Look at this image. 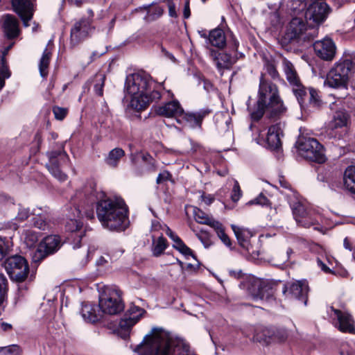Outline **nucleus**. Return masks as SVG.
I'll return each instance as SVG.
<instances>
[{
    "label": "nucleus",
    "mask_w": 355,
    "mask_h": 355,
    "mask_svg": "<svg viewBox=\"0 0 355 355\" xmlns=\"http://www.w3.org/2000/svg\"><path fill=\"white\" fill-rule=\"evenodd\" d=\"M11 248V242L9 239L0 237V261L7 255Z\"/></svg>",
    "instance_id": "nucleus-46"
},
{
    "label": "nucleus",
    "mask_w": 355,
    "mask_h": 355,
    "mask_svg": "<svg viewBox=\"0 0 355 355\" xmlns=\"http://www.w3.org/2000/svg\"><path fill=\"white\" fill-rule=\"evenodd\" d=\"M164 230L167 236L173 241V242L178 240L180 237L175 234L168 226L164 225Z\"/></svg>",
    "instance_id": "nucleus-59"
},
{
    "label": "nucleus",
    "mask_w": 355,
    "mask_h": 355,
    "mask_svg": "<svg viewBox=\"0 0 355 355\" xmlns=\"http://www.w3.org/2000/svg\"><path fill=\"white\" fill-rule=\"evenodd\" d=\"M4 267L10 277L18 282H24L29 272L27 261L19 255L7 258L4 261Z\"/></svg>",
    "instance_id": "nucleus-10"
},
{
    "label": "nucleus",
    "mask_w": 355,
    "mask_h": 355,
    "mask_svg": "<svg viewBox=\"0 0 355 355\" xmlns=\"http://www.w3.org/2000/svg\"><path fill=\"white\" fill-rule=\"evenodd\" d=\"M183 15H184V17L185 19H187L190 17L191 12H190V8H189V2L188 0L186 1L185 3H184Z\"/></svg>",
    "instance_id": "nucleus-64"
},
{
    "label": "nucleus",
    "mask_w": 355,
    "mask_h": 355,
    "mask_svg": "<svg viewBox=\"0 0 355 355\" xmlns=\"http://www.w3.org/2000/svg\"><path fill=\"white\" fill-rule=\"evenodd\" d=\"M164 229V226L163 227L159 222L157 220H154L152 222L151 226V232L152 234H156V232H158L160 230ZM158 235V234H157Z\"/></svg>",
    "instance_id": "nucleus-57"
},
{
    "label": "nucleus",
    "mask_w": 355,
    "mask_h": 355,
    "mask_svg": "<svg viewBox=\"0 0 355 355\" xmlns=\"http://www.w3.org/2000/svg\"><path fill=\"white\" fill-rule=\"evenodd\" d=\"M317 264L325 273H331V269L320 259H317Z\"/></svg>",
    "instance_id": "nucleus-60"
},
{
    "label": "nucleus",
    "mask_w": 355,
    "mask_h": 355,
    "mask_svg": "<svg viewBox=\"0 0 355 355\" xmlns=\"http://www.w3.org/2000/svg\"><path fill=\"white\" fill-rule=\"evenodd\" d=\"M296 147L300 155L306 159L322 164L326 161L324 148L315 139L311 137H299Z\"/></svg>",
    "instance_id": "nucleus-7"
},
{
    "label": "nucleus",
    "mask_w": 355,
    "mask_h": 355,
    "mask_svg": "<svg viewBox=\"0 0 355 355\" xmlns=\"http://www.w3.org/2000/svg\"><path fill=\"white\" fill-rule=\"evenodd\" d=\"M99 308L103 313L116 315L124 309L121 292L115 287L104 286L99 295Z\"/></svg>",
    "instance_id": "nucleus-6"
},
{
    "label": "nucleus",
    "mask_w": 355,
    "mask_h": 355,
    "mask_svg": "<svg viewBox=\"0 0 355 355\" xmlns=\"http://www.w3.org/2000/svg\"><path fill=\"white\" fill-rule=\"evenodd\" d=\"M231 227L239 245L242 248L248 250L249 246V239L252 236L251 232L247 229L238 227L235 225H232Z\"/></svg>",
    "instance_id": "nucleus-28"
},
{
    "label": "nucleus",
    "mask_w": 355,
    "mask_h": 355,
    "mask_svg": "<svg viewBox=\"0 0 355 355\" xmlns=\"http://www.w3.org/2000/svg\"><path fill=\"white\" fill-rule=\"evenodd\" d=\"M3 31L9 39L15 38L19 35V21L15 16L6 15L3 17Z\"/></svg>",
    "instance_id": "nucleus-25"
},
{
    "label": "nucleus",
    "mask_w": 355,
    "mask_h": 355,
    "mask_svg": "<svg viewBox=\"0 0 355 355\" xmlns=\"http://www.w3.org/2000/svg\"><path fill=\"white\" fill-rule=\"evenodd\" d=\"M214 230L216 231L218 238L228 248H231L232 242L229 236L225 234L223 225L219 223L218 227H214Z\"/></svg>",
    "instance_id": "nucleus-41"
},
{
    "label": "nucleus",
    "mask_w": 355,
    "mask_h": 355,
    "mask_svg": "<svg viewBox=\"0 0 355 355\" xmlns=\"http://www.w3.org/2000/svg\"><path fill=\"white\" fill-rule=\"evenodd\" d=\"M21 349L17 345L0 347V355H20Z\"/></svg>",
    "instance_id": "nucleus-43"
},
{
    "label": "nucleus",
    "mask_w": 355,
    "mask_h": 355,
    "mask_svg": "<svg viewBox=\"0 0 355 355\" xmlns=\"http://www.w3.org/2000/svg\"><path fill=\"white\" fill-rule=\"evenodd\" d=\"M30 216L29 209L25 207H20L15 219L18 221H24Z\"/></svg>",
    "instance_id": "nucleus-50"
},
{
    "label": "nucleus",
    "mask_w": 355,
    "mask_h": 355,
    "mask_svg": "<svg viewBox=\"0 0 355 355\" xmlns=\"http://www.w3.org/2000/svg\"><path fill=\"white\" fill-rule=\"evenodd\" d=\"M210 113L209 109H202L196 112H188L181 114V117L188 126L195 128H200L204 118Z\"/></svg>",
    "instance_id": "nucleus-21"
},
{
    "label": "nucleus",
    "mask_w": 355,
    "mask_h": 355,
    "mask_svg": "<svg viewBox=\"0 0 355 355\" xmlns=\"http://www.w3.org/2000/svg\"><path fill=\"white\" fill-rule=\"evenodd\" d=\"M291 3V4L289 7L294 12L302 10L305 6L304 3L301 0L293 1Z\"/></svg>",
    "instance_id": "nucleus-52"
},
{
    "label": "nucleus",
    "mask_w": 355,
    "mask_h": 355,
    "mask_svg": "<svg viewBox=\"0 0 355 355\" xmlns=\"http://www.w3.org/2000/svg\"><path fill=\"white\" fill-rule=\"evenodd\" d=\"M145 313L146 311L144 309L131 304L125 313L127 315L135 318L136 321L138 322Z\"/></svg>",
    "instance_id": "nucleus-40"
},
{
    "label": "nucleus",
    "mask_w": 355,
    "mask_h": 355,
    "mask_svg": "<svg viewBox=\"0 0 355 355\" xmlns=\"http://www.w3.org/2000/svg\"><path fill=\"white\" fill-rule=\"evenodd\" d=\"M283 136L281 123L271 125L266 137L267 147L271 150H278L282 146L281 137Z\"/></svg>",
    "instance_id": "nucleus-20"
},
{
    "label": "nucleus",
    "mask_w": 355,
    "mask_h": 355,
    "mask_svg": "<svg viewBox=\"0 0 355 355\" xmlns=\"http://www.w3.org/2000/svg\"><path fill=\"white\" fill-rule=\"evenodd\" d=\"M355 75V54L345 53L327 74L324 84L331 88L344 89L347 94L348 83Z\"/></svg>",
    "instance_id": "nucleus-4"
},
{
    "label": "nucleus",
    "mask_w": 355,
    "mask_h": 355,
    "mask_svg": "<svg viewBox=\"0 0 355 355\" xmlns=\"http://www.w3.org/2000/svg\"><path fill=\"white\" fill-rule=\"evenodd\" d=\"M67 217L69 219L66 223L65 229L71 233L69 239L72 240L73 248H79L81 239L84 236L82 230L83 223L80 220L81 211L79 207L76 205L70 206L68 209Z\"/></svg>",
    "instance_id": "nucleus-8"
},
{
    "label": "nucleus",
    "mask_w": 355,
    "mask_h": 355,
    "mask_svg": "<svg viewBox=\"0 0 355 355\" xmlns=\"http://www.w3.org/2000/svg\"><path fill=\"white\" fill-rule=\"evenodd\" d=\"M169 176H170V174L168 172L159 173L157 178L156 182L157 184H161L164 181L166 180Z\"/></svg>",
    "instance_id": "nucleus-62"
},
{
    "label": "nucleus",
    "mask_w": 355,
    "mask_h": 355,
    "mask_svg": "<svg viewBox=\"0 0 355 355\" xmlns=\"http://www.w3.org/2000/svg\"><path fill=\"white\" fill-rule=\"evenodd\" d=\"M264 66L266 72L272 79L277 80L279 78V74L274 63L267 61Z\"/></svg>",
    "instance_id": "nucleus-48"
},
{
    "label": "nucleus",
    "mask_w": 355,
    "mask_h": 355,
    "mask_svg": "<svg viewBox=\"0 0 355 355\" xmlns=\"http://www.w3.org/2000/svg\"><path fill=\"white\" fill-rule=\"evenodd\" d=\"M164 13V9L159 6H155L152 9L148 10L147 15L145 19L148 21H154L161 17Z\"/></svg>",
    "instance_id": "nucleus-45"
},
{
    "label": "nucleus",
    "mask_w": 355,
    "mask_h": 355,
    "mask_svg": "<svg viewBox=\"0 0 355 355\" xmlns=\"http://www.w3.org/2000/svg\"><path fill=\"white\" fill-rule=\"evenodd\" d=\"M102 312L99 308V305L92 304H84L82 306L80 314L83 320L89 323H94L102 317Z\"/></svg>",
    "instance_id": "nucleus-22"
},
{
    "label": "nucleus",
    "mask_w": 355,
    "mask_h": 355,
    "mask_svg": "<svg viewBox=\"0 0 355 355\" xmlns=\"http://www.w3.org/2000/svg\"><path fill=\"white\" fill-rule=\"evenodd\" d=\"M53 112L57 119L62 120L67 115V110L60 107H55L53 109Z\"/></svg>",
    "instance_id": "nucleus-51"
},
{
    "label": "nucleus",
    "mask_w": 355,
    "mask_h": 355,
    "mask_svg": "<svg viewBox=\"0 0 355 355\" xmlns=\"http://www.w3.org/2000/svg\"><path fill=\"white\" fill-rule=\"evenodd\" d=\"M315 54L321 60L331 62L336 57L337 47L334 41L329 37L317 40L313 43Z\"/></svg>",
    "instance_id": "nucleus-14"
},
{
    "label": "nucleus",
    "mask_w": 355,
    "mask_h": 355,
    "mask_svg": "<svg viewBox=\"0 0 355 355\" xmlns=\"http://www.w3.org/2000/svg\"><path fill=\"white\" fill-rule=\"evenodd\" d=\"M331 10L330 7L322 1H314L307 8L304 17L306 24L311 28L318 30L327 18Z\"/></svg>",
    "instance_id": "nucleus-11"
},
{
    "label": "nucleus",
    "mask_w": 355,
    "mask_h": 355,
    "mask_svg": "<svg viewBox=\"0 0 355 355\" xmlns=\"http://www.w3.org/2000/svg\"><path fill=\"white\" fill-rule=\"evenodd\" d=\"M309 101L310 103H313V104H317L318 101H319V96H318V92L313 89V88H309Z\"/></svg>",
    "instance_id": "nucleus-54"
},
{
    "label": "nucleus",
    "mask_w": 355,
    "mask_h": 355,
    "mask_svg": "<svg viewBox=\"0 0 355 355\" xmlns=\"http://www.w3.org/2000/svg\"><path fill=\"white\" fill-rule=\"evenodd\" d=\"M276 335L273 329L270 328L257 329L253 336L254 341L268 344L270 341L275 340Z\"/></svg>",
    "instance_id": "nucleus-29"
},
{
    "label": "nucleus",
    "mask_w": 355,
    "mask_h": 355,
    "mask_svg": "<svg viewBox=\"0 0 355 355\" xmlns=\"http://www.w3.org/2000/svg\"><path fill=\"white\" fill-rule=\"evenodd\" d=\"M208 39L212 46L219 49L224 47L226 44L225 33L220 28L210 31Z\"/></svg>",
    "instance_id": "nucleus-32"
},
{
    "label": "nucleus",
    "mask_w": 355,
    "mask_h": 355,
    "mask_svg": "<svg viewBox=\"0 0 355 355\" xmlns=\"http://www.w3.org/2000/svg\"><path fill=\"white\" fill-rule=\"evenodd\" d=\"M248 109L254 121L261 119L264 114L270 119H278L287 110L280 97L277 85L266 80L263 74L260 77L257 103L252 108L248 105Z\"/></svg>",
    "instance_id": "nucleus-1"
},
{
    "label": "nucleus",
    "mask_w": 355,
    "mask_h": 355,
    "mask_svg": "<svg viewBox=\"0 0 355 355\" xmlns=\"http://www.w3.org/2000/svg\"><path fill=\"white\" fill-rule=\"evenodd\" d=\"M282 67L286 78L291 86H295L301 82L294 65L285 58L282 60Z\"/></svg>",
    "instance_id": "nucleus-27"
},
{
    "label": "nucleus",
    "mask_w": 355,
    "mask_h": 355,
    "mask_svg": "<svg viewBox=\"0 0 355 355\" xmlns=\"http://www.w3.org/2000/svg\"><path fill=\"white\" fill-rule=\"evenodd\" d=\"M23 21V24L25 27H28L29 26L28 22L32 19L33 15H19Z\"/></svg>",
    "instance_id": "nucleus-61"
},
{
    "label": "nucleus",
    "mask_w": 355,
    "mask_h": 355,
    "mask_svg": "<svg viewBox=\"0 0 355 355\" xmlns=\"http://www.w3.org/2000/svg\"><path fill=\"white\" fill-rule=\"evenodd\" d=\"M33 214L35 215V216L33 217L32 219L33 225L35 227L42 230H45L48 229L49 224L46 221V218L44 217V216L41 214H35V212L33 213Z\"/></svg>",
    "instance_id": "nucleus-39"
},
{
    "label": "nucleus",
    "mask_w": 355,
    "mask_h": 355,
    "mask_svg": "<svg viewBox=\"0 0 355 355\" xmlns=\"http://www.w3.org/2000/svg\"><path fill=\"white\" fill-rule=\"evenodd\" d=\"M155 86L151 76L144 71L128 76L125 81V90L131 97L128 107L141 112L159 100L161 94Z\"/></svg>",
    "instance_id": "nucleus-2"
},
{
    "label": "nucleus",
    "mask_w": 355,
    "mask_h": 355,
    "mask_svg": "<svg viewBox=\"0 0 355 355\" xmlns=\"http://www.w3.org/2000/svg\"><path fill=\"white\" fill-rule=\"evenodd\" d=\"M178 251L185 256L192 255V250L185 244L182 245Z\"/></svg>",
    "instance_id": "nucleus-63"
},
{
    "label": "nucleus",
    "mask_w": 355,
    "mask_h": 355,
    "mask_svg": "<svg viewBox=\"0 0 355 355\" xmlns=\"http://www.w3.org/2000/svg\"><path fill=\"white\" fill-rule=\"evenodd\" d=\"M202 83L204 89L207 92H211L214 90L213 84L207 79H203L200 81V84Z\"/></svg>",
    "instance_id": "nucleus-56"
},
{
    "label": "nucleus",
    "mask_w": 355,
    "mask_h": 355,
    "mask_svg": "<svg viewBox=\"0 0 355 355\" xmlns=\"http://www.w3.org/2000/svg\"><path fill=\"white\" fill-rule=\"evenodd\" d=\"M51 58V51L47 47L44 49L39 62V70L42 77L46 78L48 75L49 66Z\"/></svg>",
    "instance_id": "nucleus-33"
},
{
    "label": "nucleus",
    "mask_w": 355,
    "mask_h": 355,
    "mask_svg": "<svg viewBox=\"0 0 355 355\" xmlns=\"http://www.w3.org/2000/svg\"><path fill=\"white\" fill-rule=\"evenodd\" d=\"M193 216L197 223L209 225L213 229L218 227V223H220L197 207H195L193 209Z\"/></svg>",
    "instance_id": "nucleus-30"
},
{
    "label": "nucleus",
    "mask_w": 355,
    "mask_h": 355,
    "mask_svg": "<svg viewBox=\"0 0 355 355\" xmlns=\"http://www.w3.org/2000/svg\"><path fill=\"white\" fill-rule=\"evenodd\" d=\"M167 6L168 8V15L171 17H177L178 14L176 12V7L174 2L172 0H167Z\"/></svg>",
    "instance_id": "nucleus-53"
},
{
    "label": "nucleus",
    "mask_w": 355,
    "mask_h": 355,
    "mask_svg": "<svg viewBox=\"0 0 355 355\" xmlns=\"http://www.w3.org/2000/svg\"><path fill=\"white\" fill-rule=\"evenodd\" d=\"M155 110L157 114L166 117L180 116L183 112L180 103L175 101L168 102L164 105L157 106Z\"/></svg>",
    "instance_id": "nucleus-23"
},
{
    "label": "nucleus",
    "mask_w": 355,
    "mask_h": 355,
    "mask_svg": "<svg viewBox=\"0 0 355 355\" xmlns=\"http://www.w3.org/2000/svg\"><path fill=\"white\" fill-rule=\"evenodd\" d=\"M338 322L336 327L340 331L354 334L355 328L351 315L347 312L331 308Z\"/></svg>",
    "instance_id": "nucleus-18"
},
{
    "label": "nucleus",
    "mask_w": 355,
    "mask_h": 355,
    "mask_svg": "<svg viewBox=\"0 0 355 355\" xmlns=\"http://www.w3.org/2000/svg\"><path fill=\"white\" fill-rule=\"evenodd\" d=\"M96 209L97 218L104 228L122 232L128 227V209L122 198L102 199L97 202Z\"/></svg>",
    "instance_id": "nucleus-3"
},
{
    "label": "nucleus",
    "mask_w": 355,
    "mask_h": 355,
    "mask_svg": "<svg viewBox=\"0 0 355 355\" xmlns=\"http://www.w3.org/2000/svg\"><path fill=\"white\" fill-rule=\"evenodd\" d=\"M124 155L125 152L122 148H115L109 153L105 162L109 166L116 167L118 165L120 159Z\"/></svg>",
    "instance_id": "nucleus-35"
},
{
    "label": "nucleus",
    "mask_w": 355,
    "mask_h": 355,
    "mask_svg": "<svg viewBox=\"0 0 355 355\" xmlns=\"http://www.w3.org/2000/svg\"><path fill=\"white\" fill-rule=\"evenodd\" d=\"M12 6L18 15H33L35 0H12Z\"/></svg>",
    "instance_id": "nucleus-24"
},
{
    "label": "nucleus",
    "mask_w": 355,
    "mask_h": 355,
    "mask_svg": "<svg viewBox=\"0 0 355 355\" xmlns=\"http://www.w3.org/2000/svg\"><path fill=\"white\" fill-rule=\"evenodd\" d=\"M8 280L6 277L0 274V305L3 302L7 293Z\"/></svg>",
    "instance_id": "nucleus-47"
},
{
    "label": "nucleus",
    "mask_w": 355,
    "mask_h": 355,
    "mask_svg": "<svg viewBox=\"0 0 355 355\" xmlns=\"http://www.w3.org/2000/svg\"><path fill=\"white\" fill-rule=\"evenodd\" d=\"M136 319L127 315L125 313L123 318L121 319L119 326L121 331H123L127 334L130 329L137 323Z\"/></svg>",
    "instance_id": "nucleus-37"
},
{
    "label": "nucleus",
    "mask_w": 355,
    "mask_h": 355,
    "mask_svg": "<svg viewBox=\"0 0 355 355\" xmlns=\"http://www.w3.org/2000/svg\"><path fill=\"white\" fill-rule=\"evenodd\" d=\"M344 185L347 190L355 193V166H349L345 170Z\"/></svg>",
    "instance_id": "nucleus-34"
},
{
    "label": "nucleus",
    "mask_w": 355,
    "mask_h": 355,
    "mask_svg": "<svg viewBox=\"0 0 355 355\" xmlns=\"http://www.w3.org/2000/svg\"><path fill=\"white\" fill-rule=\"evenodd\" d=\"M309 288L306 280L288 282L284 286L282 292L286 297L296 299L304 305L307 304Z\"/></svg>",
    "instance_id": "nucleus-13"
},
{
    "label": "nucleus",
    "mask_w": 355,
    "mask_h": 355,
    "mask_svg": "<svg viewBox=\"0 0 355 355\" xmlns=\"http://www.w3.org/2000/svg\"><path fill=\"white\" fill-rule=\"evenodd\" d=\"M242 195V192L239 186V184L237 180H234V184L232 189V192L231 195L232 200L234 202H237Z\"/></svg>",
    "instance_id": "nucleus-49"
},
{
    "label": "nucleus",
    "mask_w": 355,
    "mask_h": 355,
    "mask_svg": "<svg viewBox=\"0 0 355 355\" xmlns=\"http://www.w3.org/2000/svg\"><path fill=\"white\" fill-rule=\"evenodd\" d=\"M349 114L345 110H337L329 123V128L331 130L347 126L349 122Z\"/></svg>",
    "instance_id": "nucleus-26"
},
{
    "label": "nucleus",
    "mask_w": 355,
    "mask_h": 355,
    "mask_svg": "<svg viewBox=\"0 0 355 355\" xmlns=\"http://www.w3.org/2000/svg\"><path fill=\"white\" fill-rule=\"evenodd\" d=\"M209 56L219 70L229 69L236 61V59L231 55L212 49H209Z\"/></svg>",
    "instance_id": "nucleus-19"
},
{
    "label": "nucleus",
    "mask_w": 355,
    "mask_h": 355,
    "mask_svg": "<svg viewBox=\"0 0 355 355\" xmlns=\"http://www.w3.org/2000/svg\"><path fill=\"white\" fill-rule=\"evenodd\" d=\"M268 201V200L266 196H264L262 194H260L257 198L250 201V203L264 205L267 204Z\"/></svg>",
    "instance_id": "nucleus-55"
},
{
    "label": "nucleus",
    "mask_w": 355,
    "mask_h": 355,
    "mask_svg": "<svg viewBox=\"0 0 355 355\" xmlns=\"http://www.w3.org/2000/svg\"><path fill=\"white\" fill-rule=\"evenodd\" d=\"M46 155L49 158V162L46 164L48 171L59 181H65L67 176L62 171L61 167L69 162L67 153L62 148L47 152Z\"/></svg>",
    "instance_id": "nucleus-9"
},
{
    "label": "nucleus",
    "mask_w": 355,
    "mask_h": 355,
    "mask_svg": "<svg viewBox=\"0 0 355 355\" xmlns=\"http://www.w3.org/2000/svg\"><path fill=\"white\" fill-rule=\"evenodd\" d=\"M200 198L202 201L204 202L207 205H211L214 200V197L212 195L206 194L205 193H202Z\"/></svg>",
    "instance_id": "nucleus-58"
},
{
    "label": "nucleus",
    "mask_w": 355,
    "mask_h": 355,
    "mask_svg": "<svg viewBox=\"0 0 355 355\" xmlns=\"http://www.w3.org/2000/svg\"><path fill=\"white\" fill-rule=\"evenodd\" d=\"M152 252L155 257L160 256L166 249L168 244L166 239L163 236L162 233L159 235L152 234Z\"/></svg>",
    "instance_id": "nucleus-31"
},
{
    "label": "nucleus",
    "mask_w": 355,
    "mask_h": 355,
    "mask_svg": "<svg viewBox=\"0 0 355 355\" xmlns=\"http://www.w3.org/2000/svg\"><path fill=\"white\" fill-rule=\"evenodd\" d=\"M92 20L82 18L76 21L71 29L70 44L76 46L83 40H85L92 32Z\"/></svg>",
    "instance_id": "nucleus-16"
},
{
    "label": "nucleus",
    "mask_w": 355,
    "mask_h": 355,
    "mask_svg": "<svg viewBox=\"0 0 355 355\" xmlns=\"http://www.w3.org/2000/svg\"><path fill=\"white\" fill-rule=\"evenodd\" d=\"M290 205L292 208L294 218L298 225L308 228L316 224L317 220L313 217L312 212L306 211L301 202H290Z\"/></svg>",
    "instance_id": "nucleus-17"
},
{
    "label": "nucleus",
    "mask_w": 355,
    "mask_h": 355,
    "mask_svg": "<svg viewBox=\"0 0 355 355\" xmlns=\"http://www.w3.org/2000/svg\"><path fill=\"white\" fill-rule=\"evenodd\" d=\"M318 35V30L306 25L301 18L294 17L288 24L280 42L284 47H286L291 43L310 41Z\"/></svg>",
    "instance_id": "nucleus-5"
},
{
    "label": "nucleus",
    "mask_w": 355,
    "mask_h": 355,
    "mask_svg": "<svg viewBox=\"0 0 355 355\" xmlns=\"http://www.w3.org/2000/svg\"><path fill=\"white\" fill-rule=\"evenodd\" d=\"M241 288L246 289L248 294L254 300H264L268 298L270 294L268 293L269 288L263 282L254 277H246L240 284Z\"/></svg>",
    "instance_id": "nucleus-15"
},
{
    "label": "nucleus",
    "mask_w": 355,
    "mask_h": 355,
    "mask_svg": "<svg viewBox=\"0 0 355 355\" xmlns=\"http://www.w3.org/2000/svg\"><path fill=\"white\" fill-rule=\"evenodd\" d=\"M96 83L94 85L95 93L98 96H103V86L105 80V76L103 73H97L95 76Z\"/></svg>",
    "instance_id": "nucleus-42"
},
{
    "label": "nucleus",
    "mask_w": 355,
    "mask_h": 355,
    "mask_svg": "<svg viewBox=\"0 0 355 355\" xmlns=\"http://www.w3.org/2000/svg\"><path fill=\"white\" fill-rule=\"evenodd\" d=\"M291 87L293 94L297 98L301 107H302L304 103V98L307 96L306 88L302 85V82H299L296 85Z\"/></svg>",
    "instance_id": "nucleus-36"
},
{
    "label": "nucleus",
    "mask_w": 355,
    "mask_h": 355,
    "mask_svg": "<svg viewBox=\"0 0 355 355\" xmlns=\"http://www.w3.org/2000/svg\"><path fill=\"white\" fill-rule=\"evenodd\" d=\"M10 73L6 64V59L3 58H0V90L5 85V79L8 78Z\"/></svg>",
    "instance_id": "nucleus-38"
},
{
    "label": "nucleus",
    "mask_w": 355,
    "mask_h": 355,
    "mask_svg": "<svg viewBox=\"0 0 355 355\" xmlns=\"http://www.w3.org/2000/svg\"><path fill=\"white\" fill-rule=\"evenodd\" d=\"M24 242L28 248H31L38 241L37 233L32 230H26L24 234Z\"/></svg>",
    "instance_id": "nucleus-44"
},
{
    "label": "nucleus",
    "mask_w": 355,
    "mask_h": 355,
    "mask_svg": "<svg viewBox=\"0 0 355 355\" xmlns=\"http://www.w3.org/2000/svg\"><path fill=\"white\" fill-rule=\"evenodd\" d=\"M61 246V240L57 235H50L45 237L39 244L33 253V261L40 262L49 254L56 252Z\"/></svg>",
    "instance_id": "nucleus-12"
}]
</instances>
